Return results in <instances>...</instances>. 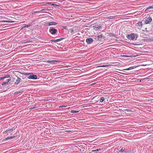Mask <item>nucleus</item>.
Listing matches in <instances>:
<instances>
[{
  "label": "nucleus",
  "instance_id": "nucleus-10",
  "mask_svg": "<svg viewBox=\"0 0 153 153\" xmlns=\"http://www.w3.org/2000/svg\"><path fill=\"white\" fill-rule=\"evenodd\" d=\"M138 77L137 78H134V82H139V81L140 82H141V78L142 77V76L140 75H139L138 76Z\"/></svg>",
  "mask_w": 153,
  "mask_h": 153
},
{
  "label": "nucleus",
  "instance_id": "nucleus-15",
  "mask_svg": "<svg viewBox=\"0 0 153 153\" xmlns=\"http://www.w3.org/2000/svg\"><path fill=\"white\" fill-rule=\"evenodd\" d=\"M9 77H10L9 75H6L4 77H0V80H4V79L7 78H9Z\"/></svg>",
  "mask_w": 153,
  "mask_h": 153
},
{
  "label": "nucleus",
  "instance_id": "nucleus-13",
  "mask_svg": "<svg viewBox=\"0 0 153 153\" xmlns=\"http://www.w3.org/2000/svg\"><path fill=\"white\" fill-rule=\"evenodd\" d=\"M140 56L139 55H138L136 53L134 52V60L135 59L136 61H134V62H136V60H140L139 58H141V57H137V56Z\"/></svg>",
  "mask_w": 153,
  "mask_h": 153
},
{
  "label": "nucleus",
  "instance_id": "nucleus-53",
  "mask_svg": "<svg viewBox=\"0 0 153 153\" xmlns=\"http://www.w3.org/2000/svg\"><path fill=\"white\" fill-rule=\"evenodd\" d=\"M111 36H115L114 35V34H113V33H111Z\"/></svg>",
  "mask_w": 153,
  "mask_h": 153
},
{
  "label": "nucleus",
  "instance_id": "nucleus-48",
  "mask_svg": "<svg viewBox=\"0 0 153 153\" xmlns=\"http://www.w3.org/2000/svg\"><path fill=\"white\" fill-rule=\"evenodd\" d=\"M36 108V107H32L30 108V109H34V108Z\"/></svg>",
  "mask_w": 153,
  "mask_h": 153
},
{
  "label": "nucleus",
  "instance_id": "nucleus-45",
  "mask_svg": "<svg viewBox=\"0 0 153 153\" xmlns=\"http://www.w3.org/2000/svg\"><path fill=\"white\" fill-rule=\"evenodd\" d=\"M6 84H7V83L5 82H3V83H2L1 85H5Z\"/></svg>",
  "mask_w": 153,
  "mask_h": 153
},
{
  "label": "nucleus",
  "instance_id": "nucleus-30",
  "mask_svg": "<svg viewBox=\"0 0 153 153\" xmlns=\"http://www.w3.org/2000/svg\"><path fill=\"white\" fill-rule=\"evenodd\" d=\"M20 73L22 74H24V75H29L30 74V73H22V72H20Z\"/></svg>",
  "mask_w": 153,
  "mask_h": 153
},
{
  "label": "nucleus",
  "instance_id": "nucleus-52",
  "mask_svg": "<svg viewBox=\"0 0 153 153\" xmlns=\"http://www.w3.org/2000/svg\"><path fill=\"white\" fill-rule=\"evenodd\" d=\"M74 31V30H71V33H72Z\"/></svg>",
  "mask_w": 153,
  "mask_h": 153
},
{
  "label": "nucleus",
  "instance_id": "nucleus-41",
  "mask_svg": "<svg viewBox=\"0 0 153 153\" xmlns=\"http://www.w3.org/2000/svg\"><path fill=\"white\" fill-rule=\"evenodd\" d=\"M131 56H131V55H130V56L123 55V57H131Z\"/></svg>",
  "mask_w": 153,
  "mask_h": 153
},
{
  "label": "nucleus",
  "instance_id": "nucleus-32",
  "mask_svg": "<svg viewBox=\"0 0 153 153\" xmlns=\"http://www.w3.org/2000/svg\"><path fill=\"white\" fill-rule=\"evenodd\" d=\"M79 111H76V110H73L71 111V112L72 113H78L79 112Z\"/></svg>",
  "mask_w": 153,
  "mask_h": 153
},
{
  "label": "nucleus",
  "instance_id": "nucleus-43",
  "mask_svg": "<svg viewBox=\"0 0 153 153\" xmlns=\"http://www.w3.org/2000/svg\"><path fill=\"white\" fill-rule=\"evenodd\" d=\"M138 36L136 34H134V40L137 39Z\"/></svg>",
  "mask_w": 153,
  "mask_h": 153
},
{
  "label": "nucleus",
  "instance_id": "nucleus-42",
  "mask_svg": "<svg viewBox=\"0 0 153 153\" xmlns=\"http://www.w3.org/2000/svg\"><path fill=\"white\" fill-rule=\"evenodd\" d=\"M19 76L20 77H22V79H25L26 78V77L24 75L22 76Z\"/></svg>",
  "mask_w": 153,
  "mask_h": 153
},
{
  "label": "nucleus",
  "instance_id": "nucleus-55",
  "mask_svg": "<svg viewBox=\"0 0 153 153\" xmlns=\"http://www.w3.org/2000/svg\"><path fill=\"white\" fill-rule=\"evenodd\" d=\"M151 41H153V38H151Z\"/></svg>",
  "mask_w": 153,
  "mask_h": 153
},
{
  "label": "nucleus",
  "instance_id": "nucleus-22",
  "mask_svg": "<svg viewBox=\"0 0 153 153\" xmlns=\"http://www.w3.org/2000/svg\"><path fill=\"white\" fill-rule=\"evenodd\" d=\"M15 128H14V127L13 128H8L7 129V132H9V133H10L11 132L13 131V130H14Z\"/></svg>",
  "mask_w": 153,
  "mask_h": 153
},
{
  "label": "nucleus",
  "instance_id": "nucleus-37",
  "mask_svg": "<svg viewBox=\"0 0 153 153\" xmlns=\"http://www.w3.org/2000/svg\"><path fill=\"white\" fill-rule=\"evenodd\" d=\"M138 74H137V72H134V78H137L138 77V76H137V75Z\"/></svg>",
  "mask_w": 153,
  "mask_h": 153
},
{
  "label": "nucleus",
  "instance_id": "nucleus-20",
  "mask_svg": "<svg viewBox=\"0 0 153 153\" xmlns=\"http://www.w3.org/2000/svg\"><path fill=\"white\" fill-rule=\"evenodd\" d=\"M151 9H153V5L149 6L145 10V11L146 12Z\"/></svg>",
  "mask_w": 153,
  "mask_h": 153
},
{
  "label": "nucleus",
  "instance_id": "nucleus-25",
  "mask_svg": "<svg viewBox=\"0 0 153 153\" xmlns=\"http://www.w3.org/2000/svg\"><path fill=\"white\" fill-rule=\"evenodd\" d=\"M134 45H141V44L140 42H136L134 41Z\"/></svg>",
  "mask_w": 153,
  "mask_h": 153
},
{
  "label": "nucleus",
  "instance_id": "nucleus-7",
  "mask_svg": "<svg viewBox=\"0 0 153 153\" xmlns=\"http://www.w3.org/2000/svg\"><path fill=\"white\" fill-rule=\"evenodd\" d=\"M94 29L96 30H97L102 27V26L100 25H98L97 24H95V26L93 27Z\"/></svg>",
  "mask_w": 153,
  "mask_h": 153
},
{
  "label": "nucleus",
  "instance_id": "nucleus-56",
  "mask_svg": "<svg viewBox=\"0 0 153 153\" xmlns=\"http://www.w3.org/2000/svg\"><path fill=\"white\" fill-rule=\"evenodd\" d=\"M137 7H134V8L135 9V8H137Z\"/></svg>",
  "mask_w": 153,
  "mask_h": 153
},
{
  "label": "nucleus",
  "instance_id": "nucleus-14",
  "mask_svg": "<svg viewBox=\"0 0 153 153\" xmlns=\"http://www.w3.org/2000/svg\"><path fill=\"white\" fill-rule=\"evenodd\" d=\"M134 23H135V25L136 26H138L140 27H141L142 26V22H141L139 21L138 22L136 23V22H135Z\"/></svg>",
  "mask_w": 153,
  "mask_h": 153
},
{
  "label": "nucleus",
  "instance_id": "nucleus-33",
  "mask_svg": "<svg viewBox=\"0 0 153 153\" xmlns=\"http://www.w3.org/2000/svg\"><path fill=\"white\" fill-rule=\"evenodd\" d=\"M32 41H25L23 42H22V43H29L31 42H32Z\"/></svg>",
  "mask_w": 153,
  "mask_h": 153
},
{
  "label": "nucleus",
  "instance_id": "nucleus-11",
  "mask_svg": "<svg viewBox=\"0 0 153 153\" xmlns=\"http://www.w3.org/2000/svg\"><path fill=\"white\" fill-rule=\"evenodd\" d=\"M86 41L88 44H89L92 43L94 41V40L92 38H87L86 39Z\"/></svg>",
  "mask_w": 153,
  "mask_h": 153
},
{
  "label": "nucleus",
  "instance_id": "nucleus-1",
  "mask_svg": "<svg viewBox=\"0 0 153 153\" xmlns=\"http://www.w3.org/2000/svg\"><path fill=\"white\" fill-rule=\"evenodd\" d=\"M140 103L138 102H136L134 101V123H137V121H135L136 120V119L135 118H136L137 117H139V115H140V110L139 109L138 107H137L136 106L139 105Z\"/></svg>",
  "mask_w": 153,
  "mask_h": 153
},
{
  "label": "nucleus",
  "instance_id": "nucleus-31",
  "mask_svg": "<svg viewBox=\"0 0 153 153\" xmlns=\"http://www.w3.org/2000/svg\"><path fill=\"white\" fill-rule=\"evenodd\" d=\"M109 66V65H102L100 66H98V67H108Z\"/></svg>",
  "mask_w": 153,
  "mask_h": 153
},
{
  "label": "nucleus",
  "instance_id": "nucleus-5",
  "mask_svg": "<svg viewBox=\"0 0 153 153\" xmlns=\"http://www.w3.org/2000/svg\"><path fill=\"white\" fill-rule=\"evenodd\" d=\"M152 21V18L150 16L145 19V20H144L145 24H149L150 22H151Z\"/></svg>",
  "mask_w": 153,
  "mask_h": 153
},
{
  "label": "nucleus",
  "instance_id": "nucleus-47",
  "mask_svg": "<svg viewBox=\"0 0 153 153\" xmlns=\"http://www.w3.org/2000/svg\"><path fill=\"white\" fill-rule=\"evenodd\" d=\"M63 27L65 28V29H67V26H63Z\"/></svg>",
  "mask_w": 153,
  "mask_h": 153
},
{
  "label": "nucleus",
  "instance_id": "nucleus-23",
  "mask_svg": "<svg viewBox=\"0 0 153 153\" xmlns=\"http://www.w3.org/2000/svg\"><path fill=\"white\" fill-rule=\"evenodd\" d=\"M60 62V61L59 60H51V63L52 64H54L56 62Z\"/></svg>",
  "mask_w": 153,
  "mask_h": 153
},
{
  "label": "nucleus",
  "instance_id": "nucleus-44",
  "mask_svg": "<svg viewBox=\"0 0 153 153\" xmlns=\"http://www.w3.org/2000/svg\"><path fill=\"white\" fill-rule=\"evenodd\" d=\"M120 151H121L122 152H125L124 150L123 149V148H121L120 150Z\"/></svg>",
  "mask_w": 153,
  "mask_h": 153
},
{
  "label": "nucleus",
  "instance_id": "nucleus-21",
  "mask_svg": "<svg viewBox=\"0 0 153 153\" xmlns=\"http://www.w3.org/2000/svg\"><path fill=\"white\" fill-rule=\"evenodd\" d=\"M137 129H136V130H135L134 129V134L137 135L138 134H139L140 133L141 134L140 132H141L140 131H139V130H138L137 131Z\"/></svg>",
  "mask_w": 153,
  "mask_h": 153
},
{
  "label": "nucleus",
  "instance_id": "nucleus-9",
  "mask_svg": "<svg viewBox=\"0 0 153 153\" xmlns=\"http://www.w3.org/2000/svg\"><path fill=\"white\" fill-rule=\"evenodd\" d=\"M16 82L15 83L16 85L18 84L20 82H24L25 81L22 80L20 78L17 77V79H16Z\"/></svg>",
  "mask_w": 153,
  "mask_h": 153
},
{
  "label": "nucleus",
  "instance_id": "nucleus-3",
  "mask_svg": "<svg viewBox=\"0 0 153 153\" xmlns=\"http://www.w3.org/2000/svg\"><path fill=\"white\" fill-rule=\"evenodd\" d=\"M30 75L28 76L27 77V79H36L37 78V76L36 75H34L33 73H30Z\"/></svg>",
  "mask_w": 153,
  "mask_h": 153
},
{
  "label": "nucleus",
  "instance_id": "nucleus-4",
  "mask_svg": "<svg viewBox=\"0 0 153 153\" xmlns=\"http://www.w3.org/2000/svg\"><path fill=\"white\" fill-rule=\"evenodd\" d=\"M49 32L52 35H54L57 33L58 30L57 29L51 27L49 30Z\"/></svg>",
  "mask_w": 153,
  "mask_h": 153
},
{
  "label": "nucleus",
  "instance_id": "nucleus-50",
  "mask_svg": "<svg viewBox=\"0 0 153 153\" xmlns=\"http://www.w3.org/2000/svg\"><path fill=\"white\" fill-rule=\"evenodd\" d=\"M136 138H137V135H134V139H136Z\"/></svg>",
  "mask_w": 153,
  "mask_h": 153
},
{
  "label": "nucleus",
  "instance_id": "nucleus-6",
  "mask_svg": "<svg viewBox=\"0 0 153 153\" xmlns=\"http://www.w3.org/2000/svg\"><path fill=\"white\" fill-rule=\"evenodd\" d=\"M57 24V23L55 22H53L46 23L45 24V26H51L52 25H56Z\"/></svg>",
  "mask_w": 153,
  "mask_h": 153
},
{
  "label": "nucleus",
  "instance_id": "nucleus-27",
  "mask_svg": "<svg viewBox=\"0 0 153 153\" xmlns=\"http://www.w3.org/2000/svg\"><path fill=\"white\" fill-rule=\"evenodd\" d=\"M11 77H9V78H8V79H7L5 81V82L7 84V83H8V82L10 81V80H11Z\"/></svg>",
  "mask_w": 153,
  "mask_h": 153
},
{
  "label": "nucleus",
  "instance_id": "nucleus-34",
  "mask_svg": "<svg viewBox=\"0 0 153 153\" xmlns=\"http://www.w3.org/2000/svg\"><path fill=\"white\" fill-rule=\"evenodd\" d=\"M145 41L146 42H150L151 41V39H144Z\"/></svg>",
  "mask_w": 153,
  "mask_h": 153
},
{
  "label": "nucleus",
  "instance_id": "nucleus-8",
  "mask_svg": "<svg viewBox=\"0 0 153 153\" xmlns=\"http://www.w3.org/2000/svg\"><path fill=\"white\" fill-rule=\"evenodd\" d=\"M127 37L128 39L133 40L134 39V33L128 34L127 36Z\"/></svg>",
  "mask_w": 153,
  "mask_h": 153
},
{
  "label": "nucleus",
  "instance_id": "nucleus-46",
  "mask_svg": "<svg viewBox=\"0 0 153 153\" xmlns=\"http://www.w3.org/2000/svg\"><path fill=\"white\" fill-rule=\"evenodd\" d=\"M47 62L48 63H51V60H48L47 61Z\"/></svg>",
  "mask_w": 153,
  "mask_h": 153
},
{
  "label": "nucleus",
  "instance_id": "nucleus-40",
  "mask_svg": "<svg viewBox=\"0 0 153 153\" xmlns=\"http://www.w3.org/2000/svg\"><path fill=\"white\" fill-rule=\"evenodd\" d=\"M21 92V91H16L14 93V94H15L16 95L17 94H19Z\"/></svg>",
  "mask_w": 153,
  "mask_h": 153
},
{
  "label": "nucleus",
  "instance_id": "nucleus-12",
  "mask_svg": "<svg viewBox=\"0 0 153 153\" xmlns=\"http://www.w3.org/2000/svg\"><path fill=\"white\" fill-rule=\"evenodd\" d=\"M64 39L63 38H61L57 39H52L51 40L52 42H58L59 41L62 40Z\"/></svg>",
  "mask_w": 153,
  "mask_h": 153
},
{
  "label": "nucleus",
  "instance_id": "nucleus-49",
  "mask_svg": "<svg viewBox=\"0 0 153 153\" xmlns=\"http://www.w3.org/2000/svg\"><path fill=\"white\" fill-rule=\"evenodd\" d=\"M66 106L65 105H61L59 107H65Z\"/></svg>",
  "mask_w": 153,
  "mask_h": 153
},
{
  "label": "nucleus",
  "instance_id": "nucleus-28",
  "mask_svg": "<svg viewBox=\"0 0 153 153\" xmlns=\"http://www.w3.org/2000/svg\"><path fill=\"white\" fill-rule=\"evenodd\" d=\"M49 10V9L48 8L43 9L41 10L40 11H48Z\"/></svg>",
  "mask_w": 153,
  "mask_h": 153
},
{
  "label": "nucleus",
  "instance_id": "nucleus-16",
  "mask_svg": "<svg viewBox=\"0 0 153 153\" xmlns=\"http://www.w3.org/2000/svg\"><path fill=\"white\" fill-rule=\"evenodd\" d=\"M16 137V136H12L8 137L4 139V140L6 141L9 139H12Z\"/></svg>",
  "mask_w": 153,
  "mask_h": 153
},
{
  "label": "nucleus",
  "instance_id": "nucleus-19",
  "mask_svg": "<svg viewBox=\"0 0 153 153\" xmlns=\"http://www.w3.org/2000/svg\"><path fill=\"white\" fill-rule=\"evenodd\" d=\"M139 63H138L137 62L134 63V68H136L137 67L138 68L141 66V65L139 64Z\"/></svg>",
  "mask_w": 153,
  "mask_h": 153
},
{
  "label": "nucleus",
  "instance_id": "nucleus-26",
  "mask_svg": "<svg viewBox=\"0 0 153 153\" xmlns=\"http://www.w3.org/2000/svg\"><path fill=\"white\" fill-rule=\"evenodd\" d=\"M138 97H137L136 96V95H135V97L134 96V100H137V101H140V99H138Z\"/></svg>",
  "mask_w": 153,
  "mask_h": 153
},
{
  "label": "nucleus",
  "instance_id": "nucleus-39",
  "mask_svg": "<svg viewBox=\"0 0 153 153\" xmlns=\"http://www.w3.org/2000/svg\"><path fill=\"white\" fill-rule=\"evenodd\" d=\"M141 69V68H138L137 69H136V68H134V72L137 71L138 70H140Z\"/></svg>",
  "mask_w": 153,
  "mask_h": 153
},
{
  "label": "nucleus",
  "instance_id": "nucleus-18",
  "mask_svg": "<svg viewBox=\"0 0 153 153\" xmlns=\"http://www.w3.org/2000/svg\"><path fill=\"white\" fill-rule=\"evenodd\" d=\"M46 4H49L50 6H60L59 5L56 4H55L51 3H46Z\"/></svg>",
  "mask_w": 153,
  "mask_h": 153
},
{
  "label": "nucleus",
  "instance_id": "nucleus-35",
  "mask_svg": "<svg viewBox=\"0 0 153 153\" xmlns=\"http://www.w3.org/2000/svg\"><path fill=\"white\" fill-rule=\"evenodd\" d=\"M134 68V66H132V67H130L128 68H127V69H125V70H130V69H133Z\"/></svg>",
  "mask_w": 153,
  "mask_h": 153
},
{
  "label": "nucleus",
  "instance_id": "nucleus-29",
  "mask_svg": "<svg viewBox=\"0 0 153 153\" xmlns=\"http://www.w3.org/2000/svg\"><path fill=\"white\" fill-rule=\"evenodd\" d=\"M32 25H33V24H32V23H29L27 25H25V27H30V26Z\"/></svg>",
  "mask_w": 153,
  "mask_h": 153
},
{
  "label": "nucleus",
  "instance_id": "nucleus-24",
  "mask_svg": "<svg viewBox=\"0 0 153 153\" xmlns=\"http://www.w3.org/2000/svg\"><path fill=\"white\" fill-rule=\"evenodd\" d=\"M104 100V98L103 97H101L100 99V102H102Z\"/></svg>",
  "mask_w": 153,
  "mask_h": 153
},
{
  "label": "nucleus",
  "instance_id": "nucleus-38",
  "mask_svg": "<svg viewBox=\"0 0 153 153\" xmlns=\"http://www.w3.org/2000/svg\"><path fill=\"white\" fill-rule=\"evenodd\" d=\"M101 150V149H96L93 150L92 151L93 152H95V151H100Z\"/></svg>",
  "mask_w": 153,
  "mask_h": 153
},
{
  "label": "nucleus",
  "instance_id": "nucleus-57",
  "mask_svg": "<svg viewBox=\"0 0 153 153\" xmlns=\"http://www.w3.org/2000/svg\"><path fill=\"white\" fill-rule=\"evenodd\" d=\"M137 150H139V149H138L137 147Z\"/></svg>",
  "mask_w": 153,
  "mask_h": 153
},
{
  "label": "nucleus",
  "instance_id": "nucleus-2",
  "mask_svg": "<svg viewBox=\"0 0 153 153\" xmlns=\"http://www.w3.org/2000/svg\"><path fill=\"white\" fill-rule=\"evenodd\" d=\"M142 13L141 11H136L134 12V21H137V19H136L135 18H139V17H140Z\"/></svg>",
  "mask_w": 153,
  "mask_h": 153
},
{
  "label": "nucleus",
  "instance_id": "nucleus-54",
  "mask_svg": "<svg viewBox=\"0 0 153 153\" xmlns=\"http://www.w3.org/2000/svg\"><path fill=\"white\" fill-rule=\"evenodd\" d=\"M7 130H6V131H5L4 132V133H6L7 132Z\"/></svg>",
  "mask_w": 153,
  "mask_h": 153
},
{
  "label": "nucleus",
  "instance_id": "nucleus-36",
  "mask_svg": "<svg viewBox=\"0 0 153 153\" xmlns=\"http://www.w3.org/2000/svg\"><path fill=\"white\" fill-rule=\"evenodd\" d=\"M2 22H13V21H5V20H4V21H2Z\"/></svg>",
  "mask_w": 153,
  "mask_h": 153
},
{
  "label": "nucleus",
  "instance_id": "nucleus-51",
  "mask_svg": "<svg viewBox=\"0 0 153 153\" xmlns=\"http://www.w3.org/2000/svg\"><path fill=\"white\" fill-rule=\"evenodd\" d=\"M26 27H25V26H24L22 28V29H24V28H25Z\"/></svg>",
  "mask_w": 153,
  "mask_h": 153
},
{
  "label": "nucleus",
  "instance_id": "nucleus-17",
  "mask_svg": "<svg viewBox=\"0 0 153 153\" xmlns=\"http://www.w3.org/2000/svg\"><path fill=\"white\" fill-rule=\"evenodd\" d=\"M103 36H103V35L102 34L98 35L97 36V38H95V39L96 40H100V38H102V37H103Z\"/></svg>",
  "mask_w": 153,
  "mask_h": 153
}]
</instances>
